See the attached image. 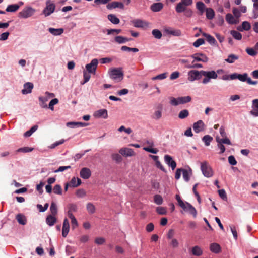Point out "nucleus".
I'll return each instance as SVG.
<instances>
[{"label":"nucleus","mask_w":258,"mask_h":258,"mask_svg":"<svg viewBox=\"0 0 258 258\" xmlns=\"http://www.w3.org/2000/svg\"><path fill=\"white\" fill-rule=\"evenodd\" d=\"M119 153L124 157H131L135 155L133 150L128 148H122L120 149Z\"/></svg>","instance_id":"13"},{"label":"nucleus","mask_w":258,"mask_h":258,"mask_svg":"<svg viewBox=\"0 0 258 258\" xmlns=\"http://www.w3.org/2000/svg\"><path fill=\"white\" fill-rule=\"evenodd\" d=\"M145 144L148 145L149 147H144V150L153 154H157L158 153V150L157 149L152 148L154 146V143L153 140H145Z\"/></svg>","instance_id":"9"},{"label":"nucleus","mask_w":258,"mask_h":258,"mask_svg":"<svg viewBox=\"0 0 258 258\" xmlns=\"http://www.w3.org/2000/svg\"><path fill=\"white\" fill-rule=\"evenodd\" d=\"M54 94L52 93H49L46 92L45 93V97H39V100L40 101V105L43 108H47V105L46 104V102L51 98H53L54 97Z\"/></svg>","instance_id":"8"},{"label":"nucleus","mask_w":258,"mask_h":258,"mask_svg":"<svg viewBox=\"0 0 258 258\" xmlns=\"http://www.w3.org/2000/svg\"><path fill=\"white\" fill-rule=\"evenodd\" d=\"M50 210L51 213V214H50L51 215H53L55 216L57 215V207L56 204L54 202H52L51 203Z\"/></svg>","instance_id":"40"},{"label":"nucleus","mask_w":258,"mask_h":258,"mask_svg":"<svg viewBox=\"0 0 258 258\" xmlns=\"http://www.w3.org/2000/svg\"><path fill=\"white\" fill-rule=\"evenodd\" d=\"M230 34L232 35L233 38L236 40H240L242 39L241 34L236 30H231Z\"/></svg>","instance_id":"45"},{"label":"nucleus","mask_w":258,"mask_h":258,"mask_svg":"<svg viewBox=\"0 0 258 258\" xmlns=\"http://www.w3.org/2000/svg\"><path fill=\"white\" fill-rule=\"evenodd\" d=\"M113 160L116 161L117 162H121L122 160V157L119 154H114L112 155Z\"/></svg>","instance_id":"64"},{"label":"nucleus","mask_w":258,"mask_h":258,"mask_svg":"<svg viewBox=\"0 0 258 258\" xmlns=\"http://www.w3.org/2000/svg\"><path fill=\"white\" fill-rule=\"evenodd\" d=\"M250 28V24L247 21H244L242 22L241 26H238L237 27V30L240 31H243V30L248 31Z\"/></svg>","instance_id":"30"},{"label":"nucleus","mask_w":258,"mask_h":258,"mask_svg":"<svg viewBox=\"0 0 258 258\" xmlns=\"http://www.w3.org/2000/svg\"><path fill=\"white\" fill-rule=\"evenodd\" d=\"M202 75L205 77L202 81V83L206 84L210 82L211 79H216L218 77L217 74L214 71H205L202 70Z\"/></svg>","instance_id":"5"},{"label":"nucleus","mask_w":258,"mask_h":258,"mask_svg":"<svg viewBox=\"0 0 258 258\" xmlns=\"http://www.w3.org/2000/svg\"><path fill=\"white\" fill-rule=\"evenodd\" d=\"M55 8V6L54 4L47 2L46 7L43 10V13L45 16H48L54 12Z\"/></svg>","instance_id":"12"},{"label":"nucleus","mask_w":258,"mask_h":258,"mask_svg":"<svg viewBox=\"0 0 258 258\" xmlns=\"http://www.w3.org/2000/svg\"><path fill=\"white\" fill-rule=\"evenodd\" d=\"M18 222L21 225H25L27 223L26 217L22 214H18L16 216Z\"/></svg>","instance_id":"31"},{"label":"nucleus","mask_w":258,"mask_h":258,"mask_svg":"<svg viewBox=\"0 0 258 258\" xmlns=\"http://www.w3.org/2000/svg\"><path fill=\"white\" fill-rule=\"evenodd\" d=\"M115 41L118 44L124 43V37L122 36H117L115 37Z\"/></svg>","instance_id":"59"},{"label":"nucleus","mask_w":258,"mask_h":258,"mask_svg":"<svg viewBox=\"0 0 258 258\" xmlns=\"http://www.w3.org/2000/svg\"><path fill=\"white\" fill-rule=\"evenodd\" d=\"M188 6L185 5H184V4L180 2L179 3H178L176 6L175 10L177 13H181L185 12L187 10V7Z\"/></svg>","instance_id":"25"},{"label":"nucleus","mask_w":258,"mask_h":258,"mask_svg":"<svg viewBox=\"0 0 258 258\" xmlns=\"http://www.w3.org/2000/svg\"><path fill=\"white\" fill-rule=\"evenodd\" d=\"M238 79L241 82H246L250 85H256L258 83L257 81H252L248 77V74L246 73L240 74L236 73L231 74V80Z\"/></svg>","instance_id":"2"},{"label":"nucleus","mask_w":258,"mask_h":258,"mask_svg":"<svg viewBox=\"0 0 258 258\" xmlns=\"http://www.w3.org/2000/svg\"><path fill=\"white\" fill-rule=\"evenodd\" d=\"M162 104L160 103L158 104L156 107V110L154 111L153 115H152V118L157 120L160 119L162 117Z\"/></svg>","instance_id":"10"},{"label":"nucleus","mask_w":258,"mask_h":258,"mask_svg":"<svg viewBox=\"0 0 258 258\" xmlns=\"http://www.w3.org/2000/svg\"><path fill=\"white\" fill-rule=\"evenodd\" d=\"M53 192L57 195L62 194V188L59 184L55 185L53 188Z\"/></svg>","instance_id":"52"},{"label":"nucleus","mask_w":258,"mask_h":258,"mask_svg":"<svg viewBox=\"0 0 258 258\" xmlns=\"http://www.w3.org/2000/svg\"><path fill=\"white\" fill-rule=\"evenodd\" d=\"M64 140H63V139H62L60 141H57V142L54 143L53 144H51L49 146V148L51 149H53V148H55L56 147H57V146L62 144L64 143Z\"/></svg>","instance_id":"61"},{"label":"nucleus","mask_w":258,"mask_h":258,"mask_svg":"<svg viewBox=\"0 0 258 258\" xmlns=\"http://www.w3.org/2000/svg\"><path fill=\"white\" fill-rule=\"evenodd\" d=\"M19 7L20 6L17 4L10 5L7 7L6 11L7 12H14L17 11Z\"/></svg>","instance_id":"39"},{"label":"nucleus","mask_w":258,"mask_h":258,"mask_svg":"<svg viewBox=\"0 0 258 258\" xmlns=\"http://www.w3.org/2000/svg\"><path fill=\"white\" fill-rule=\"evenodd\" d=\"M206 17L208 19H212L215 16V12L212 8H207L206 10Z\"/></svg>","instance_id":"41"},{"label":"nucleus","mask_w":258,"mask_h":258,"mask_svg":"<svg viewBox=\"0 0 258 258\" xmlns=\"http://www.w3.org/2000/svg\"><path fill=\"white\" fill-rule=\"evenodd\" d=\"M32 151V148H30V147H28L21 148H19L17 150L18 152H24V153L30 152H31Z\"/></svg>","instance_id":"60"},{"label":"nucleus","mask_w":258,"mask_h":258,"mask_svg":"<svg viewBox=\"0 0 258 258\" xmlns=\"http://www.w3.org/2000/svg\"><path fill=\"white\" fill-rule=\"evenodd\" d=\"M226 21L229 24H236L238 23H239V20H237L235 19L232 14H227L226 15L225 17Z\"/></svg>","instance_id":"27"},{"label":"nucleus","mask_w":258,"mask_h":258,"mask_svg":"<svg viewBox=\"0 0 258 258\" xmlns=\"http://www.w3.org/2000/svg\"><path fill=\"white\" fill-rule=\"evenodd\" d=\"M68 211L72 212H76L77 211L78 208L76 204L74 203H71L67 205Z\"/></svg>","instance_id":"49"},{"label":"nucleus","mask_w":258,"mask_h":258,"mask_svg":"<svg viewBox=\"0 0 258 258\" xmlns=\"http://www.w3.org/2000/svg\"><path fill=\"white\" fill-rule=\"evenodd\" d=\"M232 12L236 17V19L238 20L239 17L241 16L240 12L239 10L236 8H234L232 10Z\"/></svg>","instance_id":"63"},{"label":"nucleus","mask_w":258,"mask_h":258,"mask_svg":"<svg viewBox=\"0 0 258 258\" xmlns=\"http://www.w3.org/2000/svg\"><path fill=\"white\" fill-rule=\"evenodd\" d=\"M49 32L55 36L60 35L63 32V29L59 28V29H55L53 28H49L48 29Z\"/></svg>","instance_id":"34"},{"label":"nucleus","mask_w":258,"mask_h":258,"mask_svg":"<svg viewBox=\"0 0 258 258\" xmlns=\"http://www.w3.org/2000/svg\"><path fill=\"white\" fill-rule=\"evenodd\" d=\"M239 58L238 56L234 54H230L228 55V58L225 59V61L229 63H232Z\"/></svg>","instance_id":"37"},{"label":"nucleus","mask_w":258,"mask_h":258,"mask_svg":"<svg viewBox=\"0 0 258 258\" xmlns=\"http://www.w3.org/2000/svg\"><path fill=\"white\" fill-rule=\"evenodd\" d=\"M202 70L200 71L192 70L188 72V80L192 82L196 80H199L201 79L202 75Z\"/></svg>","instance_id":"6"},{"label":"nucleus","mask_w":258,"mask_h":258,"mask_svg":"<svg viewBox=\"0 0 258 258\" xmlns=\"http://www.w3.org/2000/svg\"><path fill=\"white\" fill-rule=\"evenodd\" d=\"M252 108L250 113L254 116H258V99L252 100Z\"/></svg>","instance_id":"24"},{"label":"nucleus","mask_w":258,"mask_h":258,"mask_svg":"<svg viewBox=\"0 0 258 258\" xmlns=\"http://www.w3.org/2000/svg\"><path fill=\"white\" fill-rule=\"evenodd\" d=\"M108 19L114 24H118L120 20L114 14H109L107 16Z\"/></svg>","instance_id":"38"},{"label":"nucleus","mask_w":258,"mask_h":258,"mask_svg":"<svg viewBox=\"0 0 258 258\" xmlns=\"http://www.w3.org/2000/svg\"><path fill=\"white\" fill-rule=\"evenodd\" d=\"M163 7V5L161 3H154L151 6L150 9L153 12H159Z\"/></svg>","instance_id":"29"},{"label":"nucleus","mask_w":258,"mask_h":258,"mask_svg":"<svg viewBox=\"0 0 258 258\" xmlns=\"http://www.w3.org/2000/svg\"><path fill=\"white\" fill-rule=\"evenodd\" d=\"M76 195L78 197L82 198L86 196V192L83 189H79L77 190Z\"/></svg>","instance_id":"55"},{"label":"nucleus","mask_w":258,"mask_h":258,"mask_svg":"<svg viewBox=\"0 0 258 258\" xmlns=\"http://www.w3.org/2000/svg\"><path fill=\"white\" fill-rule=\"evenodd\" d=\"M32 89V84L31 83H27L24 85V89L22 90L23 94L30 93Z\"/></svg>","instance_id":"32"},{"label":"nucleus","mask_w":258,"mask_h":258,"mask_svg":"<svg viewBox=\"0 0 258 258\" xmlns=\"http://www.w3.org/2000/svg\"><path fill=\"white\" fill-rule=\"evenodd\" d=\"M219 196L224 200H227V197L226 193L224 189H220L218 190Z\"/></svg>","instance_id":"57"},{"label":"nucleus","mask_w":258,"mask_h":258,"mask_svg":"<svg viewBox=\"0 0 258 258\" xmlns=\"http://www.w3.org/2000/svg\"><path fill=\"white\" fill-rule=\"evenodd\" d=\"M69 229L70 224L69 221L67 218H65L63 220L62 226V235L63 237H66L67 236L69 232Z\"/></svg>","instance_id":"21"},{"label":"nucleus","mask_w":258,"mask_h":258,"mask_svg":"<svg viewBox=\"0 0 258 258\" xmlns=\"http://www.w3.org/2000/svg\"><path fill=\"white\" fill-rule=\"evenodd\" d=\"M204 43H205V41L203 39L199 38V39H197L195 42H194L193 45L195 47H198L200 45L204 44Z\"/></svg>","instance_id":"54"},{"label":"nucleus","mask_w":258,"mask_h":258,"mask_svg":"<svg viewBox=\"0 0 258 258\" xmlns=\"http://www.w3.org/2000/svg\"><path fill=\"white\" fill-rule=\"evenodd\" d=\"M246 52L248 55L252 56L256 55L257 54V52L252 48H247Z\"/></svg>","instance_id":"58"},{"label":"nucleus","mask_w":258,"mask_h":258,"mask_svg":"<svg viewBox=\"0 0 258 258\" xmlns=\"http://www.w3.org/2000/svg\"><path fill=\"white\" fill-rule=\"evenodd\" d=\"M57 219L55 216L48 215L46 218V223L50 226H52L56 223Z\"/></svg>","instance_id":"26"},{"label":"nucleus","mask_w":258,"mask_h":258,"mask_svg":"<svg viewBox=\"0 0 258 258\" xmlns=\"http://www.w3.org/2000/svg\"><path fill=\"white\" fill-rule=\"evenodd\" d=\"M152 34L155 38L158 39H161L162 36L161 32L158 29L153 30L152 31Z\"/></svg>","instance_id":"47"},{"label":"nucleus","mask_w":258,"mask_h":258,"mask_svg":"<svg viewBox=\"0 0 258 258\" xmlns=\"http://www.w3.org/2000/svg\"><path fill=\"white\" fill-rule=\"evenodd\" d=\"M87 210L90 214H93L95 212L96 208L95 206L91 203H87L86 205Z\"/></svg>","instance_id":"44"},{"label":"nucleus","mask_w":258,"mask_h":258,"mask_svg":"<svg viewBox=\"0 0 258 258\" xmlns=\"http://www.w3.org/2000/svg\"><path fill=\"white\" fill-rule=\"evenodd\" d=\"M106 7L108 10H111L117 8L123 10L124 8L123 4L119 2H112L109 3L107 5Z\"/></svg>","instance_id":"15"},{"label":"nucleus","mask_w":258,"mask_h":258,"mask_svg":"<svg viewBox=\"0 0 258 258\" xmlns=\"http://www.w3.org/2000/svg\"><path fill=\"white\" fill-rule=\"evenodd\" d=\"M80 175L81 178L87 179L90 177L91 171L88 168L84 167L81 169Z\"/></svg>","instance_id":"16"},{"label":"nucleus","mask_w":258,"mask_h":258,"mask_svg":"<svg viewBox=\"0 0 258 258\" xmlns=\"http://www.w3.org/2000/svg\"><path fill=\"white\" fill-rule=\"evenodd\" d=\"M154 202L157 205H161L163 203V199L159 195H156L154 197Z\"/></svg>","instance_id":"50"},{"label":"nucleus","mask_w":258,"mask_h":258,"mask_svg":"<svg viewBox=\"0 0 258 258\" xmlns=\"http://www.w3.org/2000/svg\"><path fill=\"white\" fill-rule=\"evenodd\" d=\"M189 115V113L188 110L184 109L179 112L178 114V117L180 119H184L188 117Z\"/></svg>","instance_id":"43"},{"label":"nucleus","mask_w":258,"mask_h":258,"mask_svg":"<svg viewBox=\"0 0 258 258\" xmlns=\"http://www.w3.org/2000/svg\"><path fill=\"white\" fill-rule=\"evenodd\" d=\"M210 250L215 253H218L220 251L221 248L220 245L216 243H213L211 244L210 246Z\"/></svg>","instance_id":"36"},{"label":"nucleus","mask_w":258,"mask_h":258,"mask_svg":"<svg viewBox=\"0 0 258 258\" xmlns=\"http://www.w3.org/2000/svg\"><path fill=\"white\" fill-rule=\"evenodd\" d=\"M58 103V100L57 98L52 99L49 104V108L51 110H54V105L57 104Z\"/></svg>","instance_id":"53"},{"label":"nucleus","mask_w":258,"mask_h":258,"mask_svg":"<svg viewBox=\"0 0 258 258\" xmlns=\"http://www.w3.org/2000/svg\"><path fill=\"white\" fill-rule=\"evenodd\" d=\"M165 162L169 166H170L172 170H174L176 166V163L174 160H173L171 156L168 155H166L164 156Z\"/></svg>","instance_id":"18"},{"label":"nucleus","mask_w":258,"mask_h":258,"mask_svg":"<svg viewBox=\"0 0 258 258\" xmlns=\"http://www.w3.org/2000/svg\"><path fill=\"white\" fill-rule=\"evenodd\" d=\"M202 35H203V36H204L206 38L207 41L210 44L215 45L216 43V40L211 35H209L208 34H207L206 33H203Z\"/></svg>","instance_id":"35"},{"label":"nucleus","mask_w":258,"mask_h":258,"mask_svg":"<svg viewBox=\"0 0 258 258\" xmlns=\"http://www.w3.org/2000/svg\"><path fill=\"white\" fill-rule=\"evenodd\" d=\"M191 252L194 255L199 256L203 254V250L199 246H195L192 247Z\"/></svg>","instance_id":"33"},{"label":"nucleus","mask_w":258,"mask_h":258,"mask_svg":"<svg viewBox=\"0 0 258 258\" xmlns=\"http://www.w3.org/2000/svg\"><path fill=\"white\" fill-rule=\"evenodd\" d=\"M191 57L197 61L206 62L208 61V58L203 53H197L192 55Z\"/></svg>","instance_id":"14"},{"label":"nucleus","mask_w":258,"mask_h":258,"mask_svg":"<svg viewBox=\"0 0 258 258\" xmlns=\"http://www.w3.org/2000/svg\"><path fill=\"white\" fill-rule=\"evenodd\" d=\"M164 31L167 34L174 36H179L181 34V32L179 30H173L170 27H165Z\"/></svg>","instance_id":"22"},{"label":"nucleus","mask_w":258,"mask_h":258,"mask_svg":"<svg viewBox=\"0 0 258 258\" xmlns=\"http://www.w3.org/2000/svg\"><path fill=\"white\" fill-rule=\"evenodd\" d=\"M196 7L201 12V13H203L204 12L205 8V5L203 2H197L196 4Z\"/></svg>","instance_id":"51"},{"label":"nucleus","mask_w":258,"mask_h":258,"mask_svg":"<svg viewBox=\"0 0 258 258\" xmlns=\"http://www.w3.org/2000/svg\"><path fill=\"white\" fill-rule=\"evenodd\" d=\"M183 178L185 181L188 182L189 180L190 177L192 175V170L189 168L188 170L183 169L182 170Z\"/></svg>","instance_id":"28"},{"label":"nucleus","mask_w":258,"mask_h":258,"mask_svg":"<svg viewBox=\"0 0 258 258\" xmlns=\"http://www.w3.org/2000/svg\"><path fill=\"white\" fill-rule=\"evenodd\" d=\"M94 116L97 118L102 117L106 119L108 117L107 111L105 109H100L94 113Z\"/></svg>","instance_id":"20"},{"label":"nucleus","mask_w":258,"mask_h":258,"mask_svg":"<svg viewBox=\"0 0 258 258\" xmlns=\"http://www.w3.org/2000/svg\"><path fill=\"white\" fill-rule=\"evenodd\" d=\"M167 77V73H164L159 74L152 78V80H163Z\"/></svg>","instance_id":"56"},{"label":"nucleus","mask_w":258,"mask_h":258,"mask_svg":"<svg viewBox=\"0 0 258 258\" xmlns=\"http://www.w3.org/2000/svg\"><path fill=\"white\" fill-rule=\"evenodd\" d=\"M193 129L194 131L198 133L204 130V123L201 120H198L193 124Z\"/></svg>","instance_id":"17"},{"label":"nucleus","mask_w":258,"mask_h":258,"mask_svg":"<svg viewBox=\"0 0 258 258\" xmlns=\"http://www.w3.org/2000/svg\"><path fill=\"white\" fill-rule=\"evenodd\" d=\"M32 9L31 8H26L19 13V16L23 18H27L31 16Z\"/></svg>","instance_id":"19"},{"label":"nucleus","mask_w":258,"mask_h":258,"mask_svg":"<svg viewBox=\"0 0 258 258\" xmlns=\"http://www.w3.org/2000/svg\"><path fill=\"white\" fill-rule=\"evenodd\" d=\"M183 210L185 211L188 212L194 218L197 217V212L196 209L189 203H187V205Z\"/></svg>","instance_id":"23"},{"label":"nucleus","mask_w":258,"mask_h":258,"mask_svg":"<svg viewBox=\"0 0 258 258\" xmlns=\"http://www.w3.org/2000/svg\"><path fill=\"white\" fill-rule=\"evenodd\" d=\"M105 241V239L103 237H97L95 239V243L98 245L103 244Z\"/></svg>","instance_id":"62"},{"label":"nucleus","mask_w":258,"mask_h":258,"mask_svg":"<svg viewBox=\"0 0 258 258\" xmlns=\"http://www.w3.org/2000/svg\"><path fill=\"white\" fill-rule=\"evenodd\" d=\"M108 75L115 82H119L123 79L124 74L122 68H111L108 70Z\"/></svg>","instance_id":"1"},{"label":"nucleus","mask_w":258,"mask_h":258,"mask_svg":"<svg viewBox=\"0 0 258 258\" xmlns=\"http://www.w3.org/2000/svg\"><path fill=\"white\" fill-rule=\"evenodd\" d=\"M89 73H88L86 71H83L84 81L81 83L82 85H83L85 83H87L90 80L91 76Z\"/></svg>","instance_id":"48"},{"label":"nucleus","mask_w":258,"mask_h":258,"mask_svg":"<svg viewBox=\"0 0 258 258\" xmlns=\"http://www.w3.org/2000/svg\"><path fill=\"white\" fill-rule=\"evenodd\" d=\"M98 64V60L96 58L93 59L90 63L86 65V71L88 73L95 74Z\"/></svg>","instance_id":"7"},{"label":"nucleus","mask_w":258,"mask_h":258,"mask_svg":"<svg viewBox=\"0 0 258 258\" xmlns=\"http://www.w3.org/2000/svg\"><path fill=\"white\" fill-rule=\"evenodd\" d=\"M213 140V138L210 135H205L202 138V141L205 143L206 146H208L210 145V142Z\"/></svg>","instance_id":"46"},{"label":"nucleus","mask_w":258,"mask_h":258,"mask_svg":"<svg viewBox=\"0 0 258 258\" xmlns=\"http://www.w3.org/2000/svg\"><path fill=\"white\" fill-rule=\"evenodd\" d=\"M134 26L137 28H145L149 26V23L141 19H135L132 21Z\"/></svg>","instance_id":"11"},{"label":"nucleus","mask_w":258,"mask_h":258,"mask_svg":"<svg viewBox=\"0 0 258 258\" xmlns=\"http://www.w3.org/2000/svg\"><path fill=\"white\" fill-rule=\"evenodd\" d=\"M170 104L173 106H177L180 104H184L191 101V98L189 96L179 97L175 98L173 97H169Z\"/></svg>","instance_id":"3"},{"label":"nucleus","mask_w":258,"mask_h":258,"mask_svg":"<svg viewBox=\"0 0 258 258\" xmlns=\"http://www.w3.org/2000/svg\"><path fill=\"white\" fill-rule=\"evenodd\" d=\"M216 140L217 142H221L223 144L227 145H231V142L230 140L226 137L222 139H220L219 137H216Z\"/></svg>","instance_id":"42"},{"label":"nucleus","mask_w":258,"mask_h":258,"mask_svg":"<svg viewBox=\"0 0 258 258\" xmlns=\"http://www.w3.org/2000/svg\"><path fill=\"white\" fill-rule=\"evenodd\" d=\"M201 169L203 175L206 177H211L213 175V171L206 161L201 163Z\"/></svg>","instance_id":"4"}]
</instances>
